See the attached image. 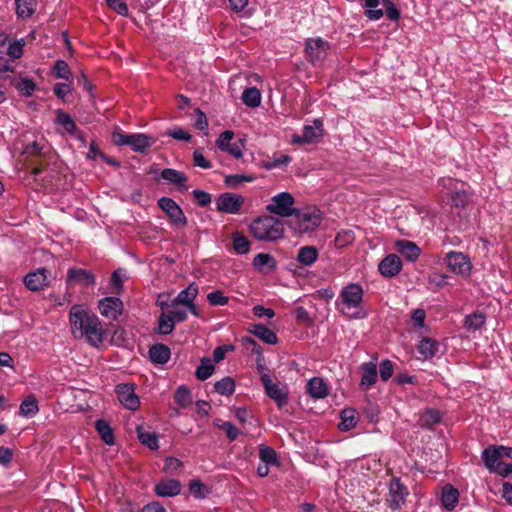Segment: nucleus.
Listing matches in <instances>:
<instances>
[{"label": "nucleus", "instance_id": "obj_1", "mask_svg": "<svg viewBox=\"0 0 512 512\" xmlns=\"http://www.w3.org/2000/svg\"><path fill=\"white\" fill-rule=\"evenodd\" d=\"M71 331L76 339L86 338L93 347L103 342V329L99 318L79 305H73L69 312Z\"/></svg>", "mask_w": 512, "mask_h": 512}, {"label": "nucleus", "instance_id": "obj_2", "mask_svg": "<svg viewBox=\"0 0 512 512\" xmlns=\"http://www.w3.org/2000/svg\"><path fill=\"white\" fill-rule=\"evenodd\" d=\"M251 234L260 241H276L284 234V224L273 216H262L250 224Z\"/></svg>", "mask_w": 512, "mask_h": 512}, {"label": "nucleus", "instance_id": "obj_3", "mask_svg": "<svg viewBox=\"0 0 512 512\" xmlns=\"http://www.w3.org/2000/svg\"><path fill=\"white\" fill-rule=\"evenodd\" d=\"M321 223L319 210L300 211L295 210L294 214L287 221L288 226L297 233L313 231Z\"/></svg>", "mask_w": 512, "mask_h": 512}, {"label": "nucleus", "instance_id": "obj_4", "mask_svg": "<svg viewBox=\"0 0 512 512\" xmlns=\"http://www.w3.org/2000/svg\"><path fill=\"white\" fill-rule=\"evenodd\" d=\"M330 44L328 41L320 37L309 38L305 43L306 59L314 66L321 65L326 58Z\"/></svg>", "mask_w": 512, "mask_h": 512}, {"label": "nucleus", "instance_id": "obj_5", "mask_svg": "<svg viewBox=\"0 0 512 512\" xmlns=\"http://www.w3.org/2000/svg\"><path fill=\"white\" fill-rule=\"evenodd\" d=\"M294 198L288 192H281L272 198V202L266 206V210L280 217H291L295 212Z\"/></svg>", "mask_w": 512, "mask_h": 512}, {"label": "nucleus", "instance_id": "obj_6", "mask_svg": "<svg viewBox=\"0 0 512 512\" xmlns=\"http://www.w3.org/2000/svg\"><path fill=\"white\" fill-rule=\"evenodd\" d=\"M158 206L165 212L170 222L180 228L187 225V218L181 207L169 197H161L158 200Z\"/></svg>", "mask_w": 512, "mask_h": 512}, {"label": "nucleus", "instance_id": "obj_7", "mask_svg": "<svg viewBox=\"0 0 512 512\" xmlns=\"http://www.w3.org/2000/svg\"><path fill=\"white\" fill-rule=\"evenodd\" d=\"M262 384L266 395L275 401L279 408L284 407L288 403V390L285 385L280 382H274L271 376H263Z\"/></svg>", "mask_w": 512, "mask_h": 512}, {"label": "nucleus", "instance_id": "obj_8", "mask_svg": "<svg viewBox=\"0 0 512 512\" xmlns=\"http://www.w3.org/2000/svg\"><path fill=\"white\" fill-rule=\"evenodd\" d=\"M445 262L448 268L457 275L469 276L472 270L470 259L462 252L450 251L446 254Z\"/></svg>", "mask_w": 512, "mask_h": 512}, {"label": "nucleus", "instance_id": "obj_9", "mask_svg": "<svg viewBox=\"0 0 512 512\" xmlns=\"http://www.w3.org/2000/svg\"><path fill=\"white\" fill-rule=\"evenodd\" d=\"M234 139V133L231 130L222 132L216 140V146L234 158L238 159L242 156V150L244 148V142L241 139L232 142Z\"/></svg>", "mask_w": 512, "mask_h": 512}, {"label": "nucleus", "instance_id": "obj_10", "mask_svg": "<svg viewBox=\"0 0 512 512\" xmlns=\"http://www.w3.org/2000/svg\"><path fill=\"white\" fill-rule=\"evenodd\" d=\"M245 199L242 195L235 193H222L216 201L217 209L228 214H237L241 210Z\"/></svg>", "mask_w": 512, "mask_h": 512}, {"label": "nucleus", "instance_id": "obj_11", "mask_svg": "<svg viewBox=\"0 0 512 512\" xmlns=\"http://www.w3.org/2000/svg\"><path fill=\"white\" fill-rule=\"evenodd\" d=\"M408 491L398 478H393L389 483L387 504L392 510L399 509L405 502Z\"/></svg>", "mask_w": 512, "mask_h": 512}, {"label": "nucleus", "instance_id": "obj_12", "mask_svg": "<svg viewBox=\"0 0 512 512\" xmlns=\"http://www.w3.org/2000/svg\"><path fill=\"white\" fill-rule=\"evenodd\" d=\"M323 135L322 122L315 120L313 125H306L303 128L301 135L294 134L292 136V143L294 144H310L318 141Z\"/></svg>", "mask_w": 512, "mask_h": 512}, {"label": "nucleus", "instance_id": "obj_13", "mask_svg": "<svg viewBox=\"0 0 512 512\" xmlns=\"http://www.w3.org/2000/svg\"><path fill=\"white\" fill-rule=\"evenodd\" d=\"M115 392L120 403L129 410H136L140 405L139 397L134 391L133 385L119 384L116 386Z\"/></svg>", "mask_w": 512, "mask_h": 512}, {"label": "nucleus", "instance_id": "obj_14", "mask_svg": "<svg viewBox=\"0 0 512 512\" xmlns=\"http://www.w3.org/2000/svg\"><path fill=\"white\" fill-rule=\"evenodd\" d=\"M340 298L347 308H356L362 302L363 289L358 284H350L342 289Z\"/></svg>", "mask_w": 512, "mask_h": 512}, {"label": "nucleus", "instance_id": "obj_15", "mask_svg": "<svg viewBox=\"0 0 512 512\" xmlns=\"http://www.w3.org/2000/svg\"><path fill=\"white\" fill-rule=\"evenodd\" d=\"M122 301L117 297H107L99 301V309L103 316L116 320L122 312Z\"/></svg>", "mask_w": 512, "mask_h": 512}, {"label": "nucleus", "instance_id": "obj_16", "mask_svg": "<svg viewBox=\"0 0 512 512\" xmlns=\"http://www.w3.org/2000/svg\"><path fill=\"white\" fill-rule=\"evenodd\" d=\"M24 284L31 291L43 290L49 284L47 270L39 268L27 274L24 278Z\"/></svg>", "mask_w": 512, "mask_h": 512}, {"label": "nucleus", "instance_id": "obj_17", "mask_svg": "<svg viewBox=\"0 0 512 512\" xmlns=\"http://www.w3.org/2000/svg\"><path fill=\"white\" fill-rule=\"evenodd\" d=\"M402 268V262L396 254L387 255L378 266L379 272L385 277L397 275Z\"/></svg>", "mask_w": 512, "mask_h": 512}, {"label": "nucleus", "instance_id": "obj_18", "mask_svg": "<svg viewBox=\"0 0 512 512\" xmlns=\"http://www.w3.org/2000/svg\"><path fill=\"white\" fill-rule=\"evenodd\" d=\"M67 282L77 283L83 286H93L95 276L89 271L81 268H71L67 272Z\"/></svg>", "mask_w": 512, "mask_h": 512}, {"label": "nucleus", "instance_id": "obj_19", "mask_svg": "<svg viewBox=\"0 0 512 512\" xmlns=\"http://www.w3.org/2000/svg\"><path fill=\"white\" fill-rule=\"evenodd\" d=\"M181 492V484L175 479H165L155 486V493L160 497H173Z\"/></svg>", "mask_w": 512, "mask_h": 512}, {"label": "nucleus", "instance_id": "obj_20", "mask_svg": "<svg viewBox=\"0 0 512 512\" xmlns=\"http://www.w3.org/2000/svg\"><path fill=\"white\" fill-rule=\"evenodd\" d=\"M161 177L170 184L177 185L180 191H187L188 187L185 183L188 177L185 173L172 168H165L161 171Z\"/></svg>", "mask_w": 512, "mask_h": 512}, {"label": "nucleus", "instance_id": "obj_21", "mask_svg": "<svg viewBox=\"0 0 512 512\" xmlns=\"http://www.w3.org/2000/svg\"><path fill=\"white\" fill-rule=\"evenodd\" d=\"M395 245L397 251L408 261H415L420 256L421 250L414 242L398 240Z\"/></svg>", "mask_w": 512, "mask_h": 512}, {"label": "nucleus", "instance_id": "obj_22", "mask_svg": "<svg viewBox=\"0 0 512 512\" xmlns=\"http://www.w3.org/2000/svg\"><path fill=\"white\" fill-rule=\"evenodd\" d=\"M307 392L315 399H322L328 395L329 388L322 378L314 377L307 383Z\"/></svg>", "mask_w": 512, "mask_h": 512}, {"label": "nucleus", "instance_id": "obj_23", "mask_svg": "<svg viewBox=\"0 0 512 512\" xmlns=\"http://www.w3.org/2000/svg\"><path fill=\"white\" fill-rule=\"evenodd\" d=\"M362 378L360 385L366 389L374 385L377 381V366L373 361L361 365Z\"/></svg>", "mask_w": 512, "mask_h": 512}, {"label": "nucleus", "instance_id": "obj_24", "mask_svg": "<svg viewBox=\"0 0 512 512\" xmlns=\"http://www.w3.org/2000/svg\"><path fill=\"white\" fill-rule=\"evenodd\" d=\"M482 459L489 471L504 459L500 446H489L482 452Z\"/></svg>", "mask_w": 512, "mask_h": 512}, {"label": "nucleus", "instance_id": "obj_25", "mask_svg": "<svg viewBox=\"0 0 512 512\" xmlns=\"http://www.w3.org/2000/svg\"><path fill=\"white\" fill-rule=\"evenodd\" d=\"M198 294V286L195 283H191L186 289L182 290L178 296L172 301L171 307L175 305L186 306L194 302Z\"/></svg>", "mask_w": 512, "mask_h": 512}, {"label": "nucleus", "instance_id": "obj_26", "mask_svg": "<svg viewBox=\"0 0 512 512\" xmlns=\"http://www.w3.org/2000/svg\"><path fill=\"white\" fill-rule=\"evenodd\" d=\"M170 349L164 344H155L149 349V356L152 362L165 364L170 358Z\"/></svg>", "mask_w": 512, "mask_h": 512}, {"label": "nucleus", "instance_id": "obj_27", "mask_svg": "<svg viewBox=\"0 0 512 512\" xmlns=\"http://www.w3.org/2000/svg\"><path fill=\"white\" fill-rule=\"evenodd\" d=\"M249 331L267 344L273 345L278 341L276 334L271 329L262 324L253 325Z\"/></svg>", "mask_w": 512, "mask_h": 512}, {"label": "nucleus", "instance_id": "obj_28", "mask_svg": "<svg viewBox=\"0 0 512 512\" xmlns=\"http://www.w3.org/2000/svg\"><path fill=\"white\" fill-rule=\"evenodd\" d=\"M459 493L458 490L455 489L452 485L447 484L443 487L442 490V504L443 506L451 511L456 507L458 503Z\"/></svg>", "mask_w": 512, "mask_h": 512}, {"label": "nucleus", "instance_id": "obj_29", "mask_svg": "<svg viewBox=\"0 0 512 512\" xmlns=\"http://www.w3.org/2000/svg\"><path fill=\"white\" fill-rule=\"evenodd\" d=\"M418 353L423 359L432 358L438 351V343L431 338H423L417 347Z\"/></svg>", "mask_w": 512, "mask_h": 512}, {"label": "nucleus", "instance_id": "obj_30", "mask_svg": "<svg viewBox=\"0 0 512 512\" xmlns=\"http://www.w3.org/2000/svg\"><path fill=\"white\" fill-rule=\"evenodd\" d=\"M154 140L145 134H132L131 148L135 152H145L152 144Z\"/></svg>", "mask_w": 512, "mask_h": 512}, {"label": "nucleus", "instance_id": "obj_31", "mask_svg": "<svg viewBox=\"0 0 512 512\" xmlns=\"http://www.w3.org/2000/svg\"><path fill=\"white\" fill-rule=\"evenodd\" d=\"M341 421L338 425L341 431H349L357 424V413L354 409H344L340 414Z\"/></svg>", "mask_w": 512, "mask_h": 512}, {"label": "nucleus", "instance_id": "obj_32", "mask_svg": "<svg viewBox=\"0 0 512 512\" xmlns=\"http://www.w3.org/2000/svg\"><path fill=\"white\" fill-rule=\"evenodd\" d=\"M139 441L149 447L151 450L158 449V436L154 432H146L142 426H138L136 429Z\"/></svg>", "mask_w": 512, "mask_h": 512}, {"label": "nucleus", "instance_id": "obj_33", "mask_svg": "<svg viewBox=\"0 0 512 512\" xmlns=\"http://www.w3.org/2000/svg\"><path fill=\"white\" fill-rule=\"evenodd\" d=\"M318 257V251L314 246H304L298 251L297 260L306 266L312 265Z\"/></svg>", "mask_w": 512, "mask_h": 512}, {"label": "nucleus", "instance_id": "obj_34", "mask_svg": "<svg viewBox=\"0 0 512 512\" xmlns=\"http://www.w3.org/2000/svg\"><path fill=\"white\" fill-rule=\"evenodd\" d=\"M241 99L246 106L256 108L261 104V93L255 87L246 88Z\"/></svg>", "mask_w": 512, "mask_h": 512}, {"label": "nucleus", "instance_id": "obj_35", "mask_svg": "<svg viewBox=\"0 0 512 512\" xmlns=\"http://www.w3.org/2000/svg\"><path fill=\"white\" fill-rule=\"evenodd\" d=\"M253 265L260 271H262L265 267L268 268V271H272L276 268V261L270 254L259 253L253 259Z\"/></svg>", "mask_w": 512, "mask_h": 512}, {"label": "nucleus", "instance_id": "obj_36", "mask_svg": "<svg viewBox=\"0 0 512 512\" xmlns=\"http://www.w3.org/2000/svg\"><path fill=\"white\" fill-rule=\"evenodd\" d=\"M95 428L101 439L108 445L114 444V435L110 425L103 419H99L95 423Z\"/></svg>", "mask_w": 512, "mask_h": 512}, {"label": "nucleus", "instance_id": "obj_37", "mask_svg": "<svg viewBox=\"0 0 512 512\" xmlns=\"http://www.w3.org/2000/svg\"><path fill=\"white\" fill-rule=\"evenodd\" d=\"M365 7L368 9L365 11V15L370 20H378L383 16L382 0H364Z\"/></svg>", "mask_w": 512, "mask_h": 512}, {"label": "nucleus", "instance_id": "obj_38", "mask_svg": "<svg viewBox=\"0 0 512 512\" xmlns=\"http://www.w3.org/2000/svg\"><path fill=\"white\" fill-rule=\"evenodd\" d=\"M38 402L33 395L24 399L20 405V414L25 417H32L38 412Z\"/></svg>", "mask_w": 512, "mask_h": 512}, {"label": "nucleus", "instance_id": "obj_39", "mask_svg": "<svg viewBox=\"0 0 512 512\" xmlns=\"http://www.w3.org/2000/svg\"><path fill=\"white\" fill-rule=\"evenodd\" d=\"M16 12L20 17H29L35 11L36 0H15Z\"/></svg>", "mask_w": 512, "mask_h": 512}, {"label": "nucleus", "instance_id": "obj_40", "mask_svg": "<svg viewBox=\"0 0 512 512\" xmlns=\"http://www.w3.org/2000/svg\"><path fill=\"white\" fill-rule=\"evenodd\" d=\"M420 424L423 427H431L441 421V414L438 410L429 409L420 415Z\"/></svg>", "mask_w": 512, "mask_h": 512}, {"label": "nucleus", "instance_id": "obj_41", "mask_svg": "<svg viewBox=\"0 0 512 512\" xmlns=\"http://www.w3.org/2000/svg\"><path fill=\"white\" fill-rule=\"evenodd\" d=\"M175 402L182 408L188 407L192 402V396L189 389L182 385L177 388L174 395Z\"/></svg>", "mask_w": 512, "mask_h": 512}, {"label": "nucleus", "instance_id": "obj_42", "mask_svg": "<svg viewBox=\"0 0 512 512\" xmlns=\"http://www.w3.org/2000/svg\"><path fill=\"white\" fill-rule=\"evenodd\" d=\"M214 372V365L209 358H203L200 366L196 369L195 375L197 379L204 381L208 379Z\"/></svg>", "mask_w": 512, "mask_h": 512}, {"label": "nucleus", "instance_id": "obj_43", "mask_svg": "<svg viewBox=\"0 0 512 512\" xmlns=\"http://www.w3.org/2000/svg\"><path fill=\"white\" fill-rule=\"evenodd\" d=\"M216 392L221 395H231L235 391V382L231 377H225L214 385Z\"/></svg>", "mask_w": 512, "mask_h": 512}, {"label": "nucleus", "instance_id": "obj_44", "mask_svg": "<svg viewBox=\"0 0 512 512\" xmlns=\"http://www.w3.org/2000/svg\"><path fill=\"white\" fill-rule=\"evenodd\" d=\"M233 249L238 254H247L250 248V242L247 237L238 233L233 234Z\"/></svg>", "mask_w": 512, "mask_h": 512}, {"label": "nucleus", "instance_id": "obj_45", "mask_svg": "<svg viewBox=\"0 0 512 512\" xmlns=\"http://www.w3.org/2000/svg\"><path fill=\"white\" fill-rule=\"evenodd\" d=\"M485 323V316L482 313H474L466 316L465 327L468 330H479Z\"/></svg>", "mask_w": 512, "mask_h": 512}, {"label": "nucleus", "instance_id": "obj_46", "mask_svg": "<svg viewBox=\"0 0 512 512\" xmlns=\"http://www.w3.org/2000/svg\"><path fill=\"white\" fill-rule=\"evenodd\" d=\"M57 123L60 124L66 132L69 134L74 133L76 130V124L72 120L69 114L63 112L62 110L57 111Z\"/></svg>", "mask_w": 512, "mask_h": 512}, {"label": "nucleus", "instance_id": "obj_47", "mask_svg": "<svg viewBox=\"0 0 512 512\" xmlns=\"http://www.w3.org/2000/svg\"><path fill=\"white\" fill-rule=\"evenodd\" d=\"M158 330L160 334L167 335L170 334L175 327V322L173 319L166 313H162L158 320Z\"/></svg>", "mask_w": 512, "mask_h": 512}, {"label": "nucleus", "instance_id": "obj_48", "mask_svg": "<svg viewBox=\"0 0 512 512\" xmlns=\"http://www.w3.org/2000/svg\"><path fill=\"white\" fill-rule=\"evenodd\" d=\"M259 458L263 463L268 465H273L277 462L275 450L267 446L260 447Z\"/></svg>", "mask_w": 512, "mask_h": 512}, {"label": "nucleus", "instance_id": "obj_49", "mask_svg": "<svg viewBox=\"0 0 512 512\" xmlns=\"http://www.w3.org/2000/svg\"><path fill=\"white\" fill-rule=\"evenodd\" d=\"M253 176H246L242 174H231L225 177V184L231 188H235L243 182H252Z\"/></svg>", "mask_w": 512, "mask_h": 512}, {"label": "nucleus", "instance_id": "obj_50", "mask_svg": "<svg viewBox=\"0 0 512 512\" xmlns=\"http://www.w3.org/2000/svg\"><path fill=\"white\" fill-rule=\"evenodd\" d=\"M15 87L21 92L22 95L30 96L35 90V83L27 78H21L14 83Z\"/></svg>", "mask_w": 512, "mask_h": 512}, {"label": "nucleus", "instance_id": "obj_51", "mask_svg": "<svg viewBox=\"0 0 512 512\" xmlns=\"http://www.w3.org/2000/svg\"><path fill=\"white\" fill-rule=\"evenodd\" d=\"M54 70L57 78L69 80L72 77L71 70L64 60H57L54 65Z\"/></svg>", "mask_w": 512, "mask_h": 512}, {"label": "nucleus", "instance_id": "obj_52", "mask_svg": "<svg viewBox=\"0 0 512 512\" xmlns=\"http://www.w3.org/2000/svg\"><path fill=\"white\" fill-rule=\"evenodd\" d=\"M215 425L226 433V436L230 441H234L239 435L238 429L231 422H221V420H217Z\"/></svg>", "mask_w": 512, "mask_h": 512}, {"label": "nucleus", "instance_id": "obj_53", "mask_svg": "<svg viewBox=\"0 0 512 512\" xmlns=\"http://www.w3.org/2000/svg\"><path fill=\"white\" fill-rule=\"evenodd\" d=\"M207 300L212 306H224L228 303L229 298L221 291L215 290L207 294Z\"/></svg>", "mask_w": 512, "mask_h": 512}, {"label": "nucleus", "instance_id": "obj_54", "mask_svg": "<svg viewBox=\"0 0 512 512\" xmlns=\"http://www.w3.org/2000/svg\"><path fill=\"white\" fill-rule=\"evenodd\" d=\"M23 40H17L9 44L7 55L12 59H18L23 54Z\"/></svg>", "mask_w": 512, "mask_h": 512}, {"label": "nucleus", "instance_id": "obj_55", "mask_svg": "<svg viewBox=\"0 0 512 512\" xmlns=\"http://www.w3.org/2000/svg\"><path fill=\"white\" fill-rule=\"evenodd\" d=\"M382 8L389 20L397 21L399 19L400 13L390 0H382Z\"/></svg>", "mask_w": 512, "mask_h": 512}, {"label": "nucleus", "instance_id": "obj_56", "mask_svg": "<svg viewBox=\"0 0 512 512\" xmlns=\"http://www.w3.org/2000/svg\"><path fill=\"white\" fill-rule=\"evenodd\" d=\"M191 494L196 498H204L207 492L206 486L199 480H192L189 484Z\"/></svg>", "mask_w": 512, "mask_h": 512}, {"label": "nucleus", "instance_id": "obj_57", "mask_svg": "<svg viewBox=\"0 0 512 512\" xmlns=\"http://www.w3.org/2000/svg\"><path fill=\"white\" fill-rule=\"evenodd\" d=\"M451 200L455 207L464 208L469 201V196L465 191H455L451 195Z\"/></svg>", "mask_w": 512, "mask_h": 512}, {"label": "nucleus", "instance_id": "obj_58", "mask_svg": "<svg viewBox=\"0 0 512 512\" xmlns=\"http://www.w3.org/2000/svg\"><path fill=\"white\" fill-rule=\"evenodd\" d=\"M394 367L390 360H383L380 363V377L383 381H388L393 375Z\"/></svg>", "mask_w": 512, "mask_h": 512}, {"label": "nucleus", "instance_id": "obj_59", "mask_svg": "<svg viewBox=\"0 0 512 512\" xmlns=\"http://www.w3.org/2000/svg\"><path fill=\"white\" fill-rule=\"evenodd\" d=\"M193 163L202 169H210L212 167L211 162L204 157L199 149L193 152Z\"/></svg>", "mask_w": 512, "mask_h": 512}, {"label": "nucleus", "instance_id": "obj_60", "mask_svg": "<svg viewBox=\"0 0 512 512\" xmlns=\"http://www.w3.org/2000/svg\"><path fill=\"white\" fill-rule=\"evenodd\" d=\"M110 8L115 10L121 16L128 15V7L124 0H105Z\"/></svg>", "mask_w": 512, "mask_h": 512}, {"label": "nucleus", "instance_id": "obj_61", "mask_svg": "<svg viewBox=\"0 0 512 512\" xmlns=\"http://www.w3.org/2000/svg\"><path fill=\"white\" fill-rule=\"evenodd\" d=\"M490 472H494L503 477H507L512 473V463H507L505 459L500 461L494 468L490 470Z\"/></svg>", "mask_w": 512, "mask_h": 512}, {"label": "nucleus", "instance_id": "obj_62", "mask_svg": "<svg viewBox=\"0 0 512 512\" xmlns=\"http://www.w3.org/2000/svg\"><path fill=\"white\" fill-rule=\"evenodd\" d=\"M192 194L201 207L209 205L212 201L211 195L203 190H194Z\"/></svg>", "mask_w": 512, "mask_h": 512}, {"label": "nucleus", "instance_id": "obj_63", "mask_svg": "<svg viewBox=\"0 0 512 512\" xmlns=\"http://www.w3.org/2000/svg\"><path fill=\"white\" fill-rule=\"evenodd\" d=\"M183 463L174 457H168L164 463V471L173 474L182 467Z\"/></svg>", "mask_w": 512, "mask_h": 512}, {"label": "nucleus", "instance_id": "obj_64", "mask_svg": "<svg viewBox=\"0 0 512 512\" xmlns=\"http://www.w3.org/2000/svg\"><path fill=\"white\" fill-rule=\"evenodd\" d=\"M179 305H175V307H171L172 309L167 313L174 322H183L187 318V313L185 310L180 309Z\"/></svg>", "mask_w": 512, "mask_h": 512}]
</instances>
